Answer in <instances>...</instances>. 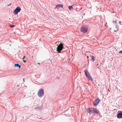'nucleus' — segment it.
<instances>
[{
  "mask_svg": "<svg viewBox=\"0 0 122 122\" xmlns=\"http://www.w3.org/2000/svg\"><path fill=\"white\" fill-rule=\"evenodd\" d=\"M88 27L86 25H83L81 29V31L83 33H85L87 32L88 30Z\"/></svg>",
  "mask_w": 122,
  "mask_h": 122,
  "instance_id": "obj_1",
  "label": "nucleus"
},
{
  "mask_svg": "<svg viewBox=\"0 0 122 122\" xmlns=\"http://www.w3.org/2000/svg\"><path fill=\"white\" fill-rule=\"evenodd\" d=\"M63 48V45L61 43L56 48V51L59 53H60L61 51L62 50Z\"/></svg>",
  "mask_w": 122,
  "mask_h": 122,
  "instance_id": "obj_2",
  "label": "nucleus"
},
{
  "mask_svg": "<svg viewBox=\"0 0 122 122\" xmlns=\"http://www.w3.org/2000/svg\"><path fill=\"white\" fill-rule=\"evenodd\" d=\"M85 75L87 78L90 81H92V79L87 70H85Z\"/></svg>",
  "mask_w": 122,
  "mask_h": 122,
  "instance_id": "obj_3",
  "label": "nucleus"
},
{
  "mask_svg": "<svg viewBox=\"0 0 122 122\" xmlns=\"http://www.w3.org/2000/svg\"><path fill=\"white\" fill-rule=\"evenodd\" d=\"M44 91L43 89H40L38 92V95L40 97H41L43 96L44 94Z\"/></svg>",
  "mask_w": 122,
  "mask_h": 122,
  "instance_id": "obj_4",
  "label": "nucleus"
},
{
  "mask_svg": "<svg viewBox=\"0 0 122 122\" xmlns=\"http://www.w3.org/2000/svg\"><path fill=\"white\" fill-rule=\"evenodd\" d=\"M100 101V100L98 98L95 100L93 102V104L95 106H96L98 104Z\"/></svg>",
  "mask_w": 122,
  "mask_h": 122,
  "instance_id": "obj_5",
  "label": "nucleus"
},
{
  "mask_svg": "<svg viewBox=\"0 0 122 122\" xmlns=\"http://www.w3.org/2000/svg\"><path fill=\"white\" fill-rule=\"evenodd\" d=\"M21 10V9L19 7H17L14 10V13L15 15L17 14L18 13L20 12Z\"/></svg>",
  "mask_w": 122,
  "mask_h": 122,
  "instance_id": "obj_6",
  "label": "nucleus"
},
{
  "mask_svg": "<svg viewBox=\"0 0 122 122\" xmlns=\"http://www.w3.org/2000/svg\"><path fill=\"white\" fill-rule=\"evenodd\" d=\"M93 108H89L86 109L87 112L90 114L93 113Z\"/></svg>",
  "mask_w": 122,
  "mask_h": 122,
  "instance_id": "obj_7",
  "label": "nucleus"
},
{
  "mask_svg": "<svg viewBox=\"0 0 122 122\" xmlns=\"http://www.w3.org/2000/svg\"><path fill=\"white\" fill-rule=\"evenodd\" d=\"M117 117L119 118H122V112L119 113L117 114Z\"/></svg>",
  "mask_w": 122,
  "mask_h": 122,
  "instance_id": "obj_8",
  "label": "nucleus"
},
{
  "mask_svg": "<svg viewBox=\"0 0 122 122\" xmlns=\"http://www.w3.org/2000/svg\"><path fill=\"white\" fill-rule=\"evenodd\" d=\"M93 113H99V111L98 110L94 108H93Z\"/></svg>",
  "mask_w": 122,
  "mask_h": 122,
  "instance_id": "obj_9",
  "label": "nucleus"
},
{
  "mask_svg": "<svg viewBox=\"0 0 122 122\" xmlns=\"http://www.w3.org/2000/svg\"><path fill=\"white\" fill-rule=\"evenodd\" d=\"M63 7V5L62 4H60L57 5L56 6V8L62 7Z\"/></svg>",
  "mask_w": 122,
  "mask_h": 122,
  "instance_id": "obj_10",
  "label": "nucleus"
},
{
  "mask_svg": "<svg viewBox=\"0 0 122 122\" xmlns=\"http://www.w3.org/2000/svg\"><path fill=\"white\" fill-rule=\"evenodd\" d=\"M15 67H18L19 68H20L21 67V66L20 65L18 64H15Z\"/></svg>",
  "mask_w": 122,
  "mask_h": 122,
  "instance_id": "obj_11",
  "label": "nucleus"
},
{
  "mask_svg": "<svg viewBox=\"0 0 122 122\" xmlns=\"http://www.w3.org/2000/svg\"><path fill=\"white\" fill-rule=\"evenodd\" d=\"M73 8L72 6H69L68 9L70 10H71V9H73Z\"/></svg>",
  "mask_w": 122,
  "mask_h": 122,
  "instance_id": "obj_12",
  "label": "nucleus"
},
{
  "mask_svg": "<svg viewBox=\"0 0 122 122\" xmlns=\"http://www.w3.org/2000/svg\"><path fill=\"white\" fill-rule=\"evenodd\" d=\"M95 57L93 56H91V58H92V59L93 61H95Z\"/></svg>",
  "mask_w": 122,
  "mask_h": 122,
  "instance_id": "obj_13",
  "label": "nucleus"
},
{
  "mask_svg": "<svg viewBox=\"0 0 122 122\" xmlns=\"http://www.w3.org/2000/svg\"><path fill=\"white\" fill-rule=\"evenodd\" d=\"M10 26L11 27H14L15 26L14 25H10Z\"/></svg>",
  "mask_w": 122,
  "mask_h": 122,
  "instance_id": "obj_14",
  "label": "nucleus"
},
{
  "mask_svg": "<svg viewBox=\"0 0 122 122\" xmlns=\"http://www.w3.org/2000/svg\"><path fill=\"white\" fill-rule=\"evenodd\" d=\"M119 53H121L122 54V51H120L119 52Z\"/></svg>",
  "mask_w": 122,
  "mask_h": 122,
  "instance_id": "obj_15",
  "label": "nucleus"
},
{
  "mask_svg": "<svg viewBox=\"0 0 122 122\" xmlns=\"http://www.w3.org/2000/svg\"><path fill=\"white\" fill-rule=\"evenodd\" d=\"M23 61L24 63H25L26 62V61L24 60H23Z\"/></svg>",
  "mask_w": 122,
  "mask_h": 122,
  "instance_id": "obj_16",
  "label": "nucleus"
},
{
  "mask_svg": "<svg viewBox=\"0 0 122 122\" xmlns=\"http://www.w3.org/2000/svg\"><path fill=\"white\" fill-rule=\"evenodd\" d=\"M25 56H24L23 57V60H24V58H25Z\"/></svg>",
  "mask_w": 122,
  "mask_h": 122,
  "instance_id": "obj_17",
  "label": "nucleus"
},
{
  "mask_svg": "<svg viewBox=\"0 0 122 122\" xmlns=\"http://www.w3.org/2000/svg\"><path fill=\"white\" fill-rule=\"evenodd\" d=\"M121 21H120L119 22V23L120 24V25H122V24H121Z\"/></svg>",
  "mask_w": 122,
  "mask_h": 122,
  "instance_id": "obj_18",
  "label": "nucleus"
},
{
  "mask_svg": "<svg viewBox=\"0 0 122 122\" xmlns=\"http://www.w3.org/2000/svg\"><path fill=\"white\" fill-rule=\"evenodd\" d=\"M37 64H40V63H39V62Z\"/></svg>",
  "mask_w": 122,
  "mask_h": 122,
  "instance_id": "obj_19",
  "label": "nucleus"
},
{
  "mask_svg": "<svg viewBox=\"0 0 122 122\" xmlns=\"http://www.w3.org/2000/svg\"><path fill=\"white\" fill-rule=\"evenodd\" d=\"M114 31L115 32H116V30H114Z\"/></svg>",
  "mask_w": 122,
  "mask_h": 122,
  "instance_id": "obj_20",
  "label": "nucleus"
},
{
  "mask_svg": "<svg viewBox=\"0 0 122 122\" xmlns=\"http://www.w3.org/2000/svg\"><path fill=\"white\" fill-rule=\"evenodd\" d=\"M87 58H88V56H87Z\"/></svg>",
  "mask_w": 122,
  "mask_h": 122,
  "instance_id": "obj_21",
  "label": "nucleus"
}]
</instances>
